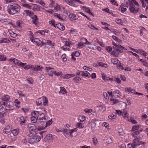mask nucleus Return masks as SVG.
I'll use <instances>...</instances> for the list:
<instances>
[{
    "label": "nucleus",
    "instance_id": "1",
    "mask_svg": "<svg viewBox=\"0 0 148 148\" xmlns=\"http://www.w3.org/2000/svg\"><path fill=\"white\" fill-rule=\"evenodd\" d=\"M20 6L17 4L12 3L8 4L7 8L8 13L10 15H14L19 12Z\"/></svg>",
    "mask_w": 148,
    "mask_h": 148
},
{
    "label": "nucleus",
    "instance_id": "2",
    "mask_svg": "<svg viewBox=\"0 0 148 148\" xmlns=\"http://www.w3.org/2000/svg\"><path fill=\"white\" fill-rule=\"evenodd\" d=\"M124 5L125 7L129 8V10L131 13H136L139 10V8L136 7L133 3H131L130 2L126 3Z\"/></svg>",
    "mask_w": 148,
    "mask_h": 148
},
{
    "label": "nucleus",
    "instance_id": "3",
    "mask_svg": "<svg viewBox=\"0 0 148 148\" xmlns=\"http://www.w3.org/2000/svg\"><path fill=\"white\" fill-rule=\"evenodd\" d=\"M48 102L47 98L46 97L43 96L37 99L36 103L37 106L41 105L43 103L45 106L47 105Z\"/></svg>",
    "mask_w": 148,
    "mask_h": 148
},
{
    "label": "nucleus",
    "instance_id": "4",
    "mask_svg": "<svg viewBox=\"0 0 148 148\" xmlns=\"http://www.w3.org/2000/svg\"><path fill=\"white\" fill-rule=\"evenodd\" d=\"M133 143L135 145H143L144 146H145L146 143L145 142L142 141L141 138L139 136H137L134 140Z\"/></svg>",
    "mask_w": 148,
    "mask_h": 148
},
{
    "label": "nucleus",
    "instance_id": "5",
    "mask_svg": "<svg viewBox=\"0 0 148 148\" xmlns=\"http://www.w3.org/2000/svg\"><path fill=\"white\" fill-rule=\"evenodd\" d=\"M41 137L39 136L36 135L31 136L28 140L29 143L30 144H33L35 143L39 142L41 139Z\"/></svg>",
    "mask_w": 148,
    "mask_h": 148
},
{
    "label": "nucleus",
    "instance_id": "6",
    "mask_svg": "<svg viewBox=\"0 0 148 148\" xmlns=\"http://www.w3.org/2000/svg\"><path fill=\"white\" fill-rule=\"evenodd\" d=\"M44 122L43 121L37 120L36 123H34L36 124V127L38 128V130H42L45 128V127H44Z\"/></svg>",
    "mask_w": 148,
    "mask_h": 148
},
{
    "label": "nucleus",
    "instance_id": "7",
    "mask_svg": "<svg viewBox=\"0 0 148 148\" xmlns=\"http://www.w3.org/2000/svg\"><path fill=\"white\" fill-rule=\"evenodd\" d=\"M31 22L32 23L34 24L36 26L38 25L39 22V19L37 16L35 14H32L31 16Z\"/></svg>",
    "mask_w": 148,
    "mask_h": 148
},
{
    "label": "nucleus",
    "instance_id": "8",
    "mask_svg": "<svg viewBox=\"0 0 148 148\" xmlns=\"http://www.w3.org/2000/svg\"><path fill=\"white\" fill-rule=\"evenodd\" d=\"M34 115H38L37 118L38 120H41V121H43L44 122L46 121V119L44 114H40L39 112L37 111H34Z\"/></svg>",
    "mask_w": 148,
    "mask_h": 148
},
{
    "label": "nucleus",
    "instance_id": "9",
    "mask_svg": "<svg viewBox=\"0 0 148 148\" xmlns=\"http://www.w3.org/2000/svg\"><path fill=\"white\" fill-rule=\"evenodd\" d=\"M0 105H3L6 107L10 109L14 106L13 103L10 101L4 102V101H1L0 102Z\"/></svg>",
    "mask_w": 148,
    "mask_h": 148
},
{
    "label": "nucleus",
    "instance_id": "10",
    "mask_svg": "<svg viewBox=\"0 0 148 148\" xmlns=\"http://www.w3.org/2000/svg\"><path fill=\"white\" fill-rule=\"evenodd\" d=\"M17 120L20 123L21 125H25L26 120V118L22 116L20 117L17 118Z\"/></svg>",
    "mask_w": 148,
    "mask_h": 148
},
{
    "label": "nucleus",
    "instance_id": "11",
    "mask_svg": "<svg viewBox=\"0 0 148 148\" xmlns=\"http://www.w3.org/2000/svg\"><path fill=\"white\" fill-rule=\"evenodd\" d=\"M122 51L119 49L116 48L115 49L111 52V54L115 57H117L120 53L122 52Z\"/></svg>",
    "mask_w": 148,
    "mask_h": 148
},
{
    "label": "nucleus",
    "instance_id": "12",
    "mask_svg": "<svg viewBox=\"0 0 148 148\" xmlns=\"http://www.w3.org/2000/svg\"><path fill=\"white\" fill-rule=\"evenodd\" d=\"M8 61L13 62L15 65H24V63H22L18 60L14 58H11Z\"/></svg>",
    "mask_w": 148,
    "mask_h": 148
},
{
    "label": "nucleus",
    "instance_id": "13",
    "mask_svg": "<svg viewBox=\"0 0 148 148\" xmlns=\"http://www.w3.org/2000/svg\"><path fill=\"white\" fill-rule=\"evenodd\" d=\"M36 124H29L27 125V127L29 132L32 133V131H33L36 128Z\"/></svg>",
    "mask_w": 148,
    "mask_h": 148
},
{
    "label": "nucleus",
    "instance_id": "14",
    "mask_svg": "<svg viewBox=\"0 0 148 148\" xmlns=\"http://www.w3.org/2000/svg\"><path fill=\"white\" fill-rule=\"evenodd\" d=\"M69 17L71 21L77 19H78L79 17L77 15L72 13L70 14L69 15Z\"/></svg>",
    "mask_w": 148,
    "mask_h": 148
},
{
    "label": "nucleus",
    "instance_id": "15",
    "mask_svg": "<svg viewBox=\"0 0 148 148\" xmlns=\"http://www.w3.org/2000/svg\"><path fill=\"white\" fill-rule=\"evenodd\" d=\"M2 101H4V102H7L9 101L10 99V97L9 95L4 94L1 98Z\"/></svg>",
    "mask_w": 148,
    "mask_h": 148
},
{
    "label": "nucleus",
    "instance_id": "16",
    "mask_svg": "<svg viewBox=\"0 0 148 148\" xmlns=\"http://www.w3.org/2000/svg\"><path fill=\"white\" fill-rule=\"evenodd\" d=\"M54 16L56 18H58L60 21H64L63 16L62 15L55 13L54 14Z\"/></svg>",
    "mask_w": 148,
    "mask_h": 148
},
{
    "label": "nucleus",
    "instance_id": "17",
    "mask_svg": "<svg viewBox=\"0 0 148 148\" xmlns=\"http://www.w3.org/2000/svg\"><path fill=\"white\" fill-rule=\"evenodd\" d=\"M136 51L135 52L137 53H141L142 54L143 56H145V58L146 57V56L147 55V53L146 52L144 51L142 49H136Z\"/></svg>",
    "mask_w": 148,
    "mask_h": 148
},
{
    "label": "nucleus",
    "instance_id": "18",
    "mask_svg": "<svg viewBox=\"0 0 148 148\" xmlns=\"http://www.w3.org/2000/svg\"><path fill=\"white\" fill-rule=\"evenodd\" d=\"M81 75H82L83 77H86L88 78H90L91 77L90 74L86 71H82Z\"/></svg>",
    "mask_w": 148,
    "mask_h": 148
},
{
    "label": "nucleus",
    "instance_id": "19",
    "mask_svg": "<svg viewBox=\"0 0 148 148\" xmlns=\"http://www.w3.org/2000/svg\"><path fill=\"white\" fill-rule=\"evenodd\" d=\"M81 8L86 12L89 14L90 15H92L93 14L90 12V9L89 7H87L86 6H83Z\"/></svg>",
    "mask_w": 148,
    "mask_h": 148
},
{
    "label": "nucleus",
    "instance_id": "20",
    "mask_svg": "<svg viewBox=\"0 0 148 148\" xmlns=\"http://www.w3.org/2000/svg\"><path fill=\"white\" fill-rule=\"evenodd\" d=\"M0 107H1L0 108V115L1 117H3L5 116V108H3L2 106V105H1Z\"/></svg>",
    "mask_w": 148,
    "mask_h": 148
},
{
    "label": "nucleus",
    "instance_id": "21",
    "mask_svg": "<svg viewBox=\"0 0 148 148\" xmlns=\"http://www.w3.org/2000/svg\"><path fill=\"white\" fill-rule=\"evenodd\" d=\"M19 130V129H15L13 130L12 132H11L10 134H9L8 135V136L9 137H10V136L11 134H13L14 136H16L18 134V131Z\"/></svg>",
    "mask_w": 148,
    "mask_h": 148
},
{
    "label": "nucleus",
    "instance_id": "22",
    "mask_svg": "<svg viewBox=\"0 0 148 148\" xmlns=\"http://www.w3.org/2000/svg\"><path fill=\"white\" fill-rule=\"evenodd\" d=\"M22 25L23 23L21 21H18L16 22V27L18 29H21L22 28Z\"/></svg>",
    "mask_w": 148,
    "mask_h": 148
},
{
    "label": "nucleus",
    "instance_id": "23",
    "mask_svg": "<svg viewBox=\"0 0 148 148\" xmlns=\"http://www.w3.org/2000/svg\"><path fill=\"white\" fill-rule=\"evenodd\" d=\"M46 41V44L47 45H49L51 48H53L55 45V44L51 40H46L45 39H43Z\"/></svg>",
    "mask_w": 148,
    "mask_h": 148
},
{
    "label": "nucleus",
    "instance_id": "24",
    "mask_svg": "<svg viewBox=\"0 0 148 148\" xmlns=\"http://www.w3.org/2000/svg\"><path fill=\"white\" fill-rule=\"evenodd\" d=\"M11 131V128L9 126L6 127L3 130V132L4 133L8 134L10 133Z\"/></svg>",
    "mask_w": 148,
    "mask_h": 148
},
{
    "label": "nucleus",
    "instance_id": "25",
    "mask_svg": "<svg viewBox=\"0 0 148 148\" xmlns=\"http://www.w3.org/2000/svg\"><path fill=\"white\" fill-rule=\"evenodd\" d=\"M49 32V30L48 29H44L42 30H39L36 32L44 36L45 35V33H48Z\"/></svg>",
    "mask_w": 148,
    "mask_h": 148
},
{
    "label": "nucleus",
    "instance_id": "26",
    "mask_svg": "<svg viewBox=\"0 0 148 148\" xmlns=\"http://www.w3.org/2000/svg\"><path fill=\"white\" fill-rule=\"evenodd\" d=\"M54 69V68H51V67H47L46 68V69L47 71V72H48V74L49 76H53V74L52 73L53 72H51V71L52 70L53 71V69Z\"/></svg>",
    "mask_w": 148,
    "mask_h": 148
},
{
    "label": "nucleus",
    "instance_id": "27",
    "mask_svg": "<svg viewBox=\"0 0 148 148\" xmlns=\"http://www.w3.org/2000/svg\"><path fill=\"white\" fill-rule=\"evenodd\" d=\"M52 135L51 134L47 135L45 137L44 140L45 141H50L52 139Z\"/></svg>",
    "mask_w": 148,
    "mask_h": 148
},
{
    "label": "nucleus",
    "instance_id": "28",
    "mask_svg": "<svg viewBox=\"0 0 148 148\" xmlns=\"http://www.w3.org/2000/svg\"><path fill=\"white\" fill-rule=\"evenodd\" d=\"M10 42V40L7 38H2L0 40V44L2 43H8Z\"/></svg>",
    "mask_w": 148,
    "mask_h": 148
},
{
    "label": "nucleus",
    "instance_id": "29",
    "mask_svg": "<svg viewBox=\"0 0 148 148\" xmlns=\"http://www.w3.org/2000/svg\"><path fill=\"white\" fill-rule=\"evenodd\" d=\"M54 10L55 12H57L60 9V5L57 3H56L55 5L54 6Z\"/></svg>",
    "mask_w": 148,
    "mask_h": 148
},
{
    "label": "nucleus",
    "instance_id": "30",
    "mask_svg": "<svg viewBox=\"0 0 148 148\" xmlns=\"http://www.w3.org/2000/svg\"><path fill=\"white\" fill-rule=\"evenodd\" d=\"M75 127L77 128L82 129L84 128V125L82 123L79 122L76 124Z\"/></svg>",
    "mask_w": 148,
    "mask_h": 148
},
{
    "label": "nucleus",
    "instance_id": "31",
    "mask_svg": "<svg viewBox=\"0 0 148 148\" xmlns=\"http://www.w3.org/2000/svg\"><path fill=\"white\" fill-rule=\"evenodd\" d=\"M56 27H57L59 29L62 31L64 30L65 29V27L60 23L57 24Z\"/></svg>",
    "mask_w": 148,
    "mask_h": 148
},
{
    "label": "nucleus",
    "instance_id": "32",
    "mask_svg": "<svg viewBox=\"0 0 148 148\" xmlns=\"http://www.w3.org/2000/svg\"><path fill=\"white\" fill-rule=\"evenodd\" d=\"M111 62L112 63L115 65H119L120 61L118 59L115 58L111 60Z\"/></svg>",
    "mask_w": 148,
    "mask_h": 148
},
{
    "label": "nucleus",
    "instance_id": "33",
    "mask_svg": "<svg viewBox=\"0 0 148 148\" xmlns=\"http://www.w3.org/2000/svg\"><path fill=\"white\" fill-rule=\"evenodd\" d=\"M65 1L69 5L72 6H75V4L74 3L73 0H65Z\"/></svg>",
    "mask_w": 148,
    "mask_h": 148
},
{
    "label": "nucleus",
    "instance_id": "34",
    "mask_svg": "<svg viewBox=\"0 0 148 148\" xmlns=\"http://www.w3.org/2000/svg\"><path fill=\"white\" fill-rule=\"evenodd\" d=\"M52 121L51 119L49 121H48L46 123H45V122L44 123V127H45V128L46 127L49 126L52 124Z\"/></svg>",
    "mask_w": 148,
    "mask_h": 148
},
{
    "label": "nucleus",
    "instance_id": "35",
    "mask_svg": "<svg viewBox=\"0 0 148 148\" xmlns=\"http://www.w3.org/2000/svg\"><path fill=\"white\" fill-rule=\"evenodd\" d=\"M34 6L32 8L34 11L39 10H40V7L37 4H33Z\"/></svg>",
    "mask_w": 148,
    "mask_h": 148
},
{
    "label": "nucleus",
    "instance_id": "36",
    "mask_svg": "<svg viewBox=\"0 0 148 148\" xmlns=\"http://www.w3.org/2000/svg\"><path fill=\"white\" fill-rule=\"evenodd\" d=\"M86 45H88V47L91 49H95V48H96V47L94 45L91 44L89 42V44H86Z\"/></svg>",
    "mask_w": 148,
    "mask_h": 148
},
{
    "label": "nucleus",
    "instance_id": "37",
    "mask_svg": "<svg viewBox=\"0 0 148 148\" xmlns=\"http://www.w3.org/2000/svg\"><path fill=\"white\" fill-rule=\"evenodd\" d=\"M112 38L114 40L116 41L119 43H120L122 42L121 40L114 35H113L112 36Z\"/></svg>",
    "mask_w": 148,
    "mask_h": 148
},
{
    "label": "nucleus",
    "instance_id": "38",
    "mask_svg": "<svg viewBox=\"0 0 148 148\" xmlns=\"http://www.w3.org/2000/svg\"><path fill=\"white\" fill-rule=\"evenodd\" d=\"M75 75L73 74H67L65 75L64 76L63 78L64 79H69V78L71 77H73Z\"/></svg>",
    "mask_w": 148,
    "mask_h": 148
},
{
    "label": "nucleus",
    "instance_id": "39",
    "mask_svg": "<svg viewBox=\"0 0 148 148\" xmlns=\"http://www.w3.org/2000/svg\"><path fill=\"white\" fill-rule=\"evenodd\" d=\"M64 46H65L70 47L71 45H73V43L70 41H66L64 43Z\"/></svg>",
    "mask_w": 148,
    "mask_h": 148
},
{
    "label": "nucleus",
    "instance_id": "40",
    "mask_svg": "<svg viewBox=\"0 0 148 148\" xmlns=\"http://www.w3.org/2000/svg\"><path fill=\"white\" fill-rule=\"evenodd\" d=\"M60 90L59 92V93H62L64 94H66L67 93L66 89L63 87H60Z\"/></svg>",
    "mask_w": 148,
    "mask_h": 148
},
{
    "label": "nucleus",
    "instance_id": "41",
    "mask_svg": "<svg viewBox=\"0 0 148 148\" xmlns=\"http://www.w3.org/2000/svg\"><path fill=\"white\" fill-rule=\"evenodd\" d=\"M129 2H130L131 3H134V5L136 6V7L139 8V5L138 2L135 0H129Z\"/></svg>",
    "mask_w": 148,
    "mask_h": 148
},
{
    "label": "nucleus",
    "instance_id": "42",
    "mask_svg": "<svg viewBox=\"0 0 148 148\" xmlns=\"http://www.w3.org/2000/svg\"><path fill=\"white\" fill-rule=\"evenodd\" d=\"M85 45L83 42H79L77 44V48L79 49L83 48L85 46Z\"/></svg>",
    "mask_w": 148,
    "mask_h": 148
},
{
    "label": "nucleus",
    "instance_id": "43",
    "mask_svg": "<svg viewBox=\"0 0 148 148\" xmlns=\"http://www.w3.org/2000/svg\"><path fill=\"white\" fill-rule=\"evenodd\" d=\"M97 107L99 109L101 112H103L106 109L105 107L102 106H97Z\"/></svg>",
    "mask_w": 148,
    "mask_h": 148
},
{
    "label": "nucleus",
    "instance_id": "44",
    "mask_svg": "<svg viewBox=\"0 0 148 148\" xmlns=\"http://www.w3.org/2000/svg\"><path fill=\"white\" fill-rule=\"evenodd\" d=\"M115 22L116 23L118 24L121 25H123V22L122 21V20L121 19L116 18L115 19Z\"/></svg>",
    "mask_w": 148,
    "mask_h": 148
},
{
    "label": "nucleus",
    "instance_id": "45",
    "mask_svg": "<svg viewBox=\"0 0 148 148\" xmlns=\"http://www.w3.org/2000/svg\"><path fill=\"white\" fill-rule=\"evenodd\" d=\"M140 126V125H138L133 126L132 131H134L136 130H138V128Z\"/></svg>",
    "mask_w": 148,
    "mask_h": 148
},
{
    "label": "nucleus",
    "instance_id": "46",
    "mask_svg": "<svg viewBox=\"0 0 148 148\" xmlns=\"http://www.w3.org/2000/svg\"><path fill=\"white\" fill-rule=\"evenodd\" d=\"M113 95H119V96H121V92L119 90H116L113 92Z\"/></svg>",
    "mask_w": 148,
    "mask_h": 148
},
{
    "label": "nucleus",
    "instance_id": "47",
    "mask_svg": "<svg viewBox=\"0 0 148 148\" xmlns=\"http://www.w3.org/2000/svg\"><path fill=\"white\" fill-rule=\"evenodd\" d=\"M80 53L79 51H76L75 52H73L72 54L73 55L76 57H79L80 55Z\"/></svg>",
    "mask_w": 148,
    "mask_h": 148
},
{
    "label": "nucleus",
    "instance_id": "48",
    "mask_svg": "<svg viewBox=\"0 0 148 148\" xmlns=\"http://www.w3.org/2000/svg\"><path fill=\"white\" fill-rule=\"evenodd\" d=\"M36 3H39L42 6H44L46 4L42 0H38L36 1Z\"/></svg>",
    "mask_w": 148,
    "mask_h": 148
},
{
    "label": "nucleus",
    "instance_id": "49",
    "mask_svg": "<svg viewBox=\"0 0 148 148\" xmlns=\"http://www.w3.org/2000/svg\"><path fill=\"white\" fill-rule=\"evenodd\" d=\"M81 42H83L85 44L89 43V42L88 41L86 38H83L81 39Z\"/></svg>",
    "mask_w": 148,
    "mask_h": 148
},
{
    "label": "nucleus",
    "instance_id": "50",
    "mask_svg": "<svg viewBox=\"0 0 148 148\" xmlns=\"http://www.w3.org/2000/svg\"><path fill=\"white\" fill-rule=\"evenodd\" d=\"M128 115L129 114L127 112V110L126 109L124 110L122 113V115H124L123 117L128 118Z\"/></svg>",
    "mask_w": 148,
    "mask_h": 148
},
{
    "label": "nucleus",
    "instance_id": "51",
    "mask_svg": "<svg viewBox=\"0 0 148 148\" xmlns=\"http://www.w3.org/2000/svg\"><path fill=\"white\" fill-rule=\"evenodd\" d=\"M21 66L24 68V69L25 70H27L29 69L32 68V66L33 65H20Z\"/></svg>",
    "mask_w": 148,
    "mask_h": 148
},
{
    "label": "nucleus",
    "instance_id": "52",
    "mask_svg": "<svg viewBox=\"0 0 148 148\" xmlns=\"http://www.w3.org/2000/svg\"><path fill=\"white\" fill-rule=\"evenodd\" d=\"M102 79L104 80L106 79L107 80H108L109 79L110 80H112L113 79H110L108 77H106V75L104 73L102 74Z\"/></svg>",
    "mask_w": 148,
    "mask_h": 148
},
{
    "label": "nucleus",
    "instance_id": "53",
    "mask_svg": "<svg viewBox=\"0 0 148 148\" xmlns=\"http://www.w3.org/2000/svg\"><path fill=\"white\" fill-rule=\"evenodd\" d=\"M10 36L13 38H15L17 36V34L14 33L12 31H11L9 32Z\"/></svg>",
    "mask_w": 148,
    "mask_h": 148
},
{
    "label": "nucleus",
    "instance_id": "54",
    "mask_svg": "<svg viewBox=\"0 0 148 148\" xmlns=\"http://www.w3.org/2000/svg\"><path fill=\"white\" fill-rule=\"evenodd\" d=\"M27 80L28 81L27 83L29 84H33L34 83V81L33 79L31 77L27 78Z\"/></svg>",
    "mask_w": 148,
    "mask_h": 148
},
{
    "label": "nucleus",
    "instance_id": "55",
    "mask_svg": "<svg viewBox=\"0 0 148 148\" xmlns=\"http://www.w3.org/2000/svg\"><path fill=\"white\" fill-rule=\"evenodd\" d=\"M66 56V55L65 54H64L61 56V58L64 62H66L67 60Z\"/></svg>",
    "mask_w": 148,
    "mask_h": 148
},
{
    "label": "nucleus",
    "instance_id": "56",
    "mask_svg": "<svg viewBox=\"0 0 148 148\" xmlns=\"http://www.w3.org/2000/svg\"><path fill=\"white\" fill-rule=\"evenodd\" d=\"M77 128H75L71 130H69V133L70 135H71L74 132H76L77 130Z\"/></svg>",
    "mask_w": 148,
    "mask_h": 148
},
{
    "label": "nucleus",
    "instance_id": "57",
    "mask_svg": "<svg viewBox=\"0 0 148 148\" xmlns=\"http://www.w3.org/2000/svg\"><path fill=\"white\" fill-rule=\"evenodd\" d=\"M105 142L107 144H109L112 142V140L110 138H108L106 139L105 140Z\"/></svg>",
    "mask_w": 148,
    "mask_h": 148
},
{
    "label": "nucleus",
    "instance_id": "58",
    "mask_svg": "<svg viewBox=\"0 0 148 148\" xmlns=\"http://www.w3.org/2000/svg\"><path fill=\"white\" fill-rule=\"evenodd\" d=\"M116 49H119L122 51L123 49L126 50L125 48L121 45H117L116 46Z\"/></svg>",
    "mask_w": 148,
    "mask_h": 148
},
{
    "label": "nucleus",
    "instance_id": "59",
    "mask_svg": "<svg viewBox=\"0 0 148 148\" xmlns=\"http://www.w3.org/2000/svg\"><path fill=\"white\" fill-rule=\"evenodd\" d=\"M14 0H4V3L5 4H10L12 3H14Z\"/></svg>",
    "mask_w": 148,
    "mask_h": 148
},
{
    "label": "nucleus",
    "instance_id": "60",
    "mask_svg": "<svg viewBox=\"0 0 148 148\" xmlns=\"http://www.w3.org/2000/svg\"><path fill=\"white\" fill-rule=\"evenodd\" d=\"M81 80L80 78L78 77L74 78L73 79V80L76 83H78Z\"/></svg>",
    "mask_w": 148,
    "mask_h": 148
},
{
    "label": "nucleus",
    "instance_id": "61",
    "mask_svg": "<svg viewBox=\"0 0 148 148\" xmlns=\"http://www.w3.org/2000/svg\"><path fill=\"white\" fill-rule=\"evenodd\" d=\"M110 100L113 102L112 105H114L119 102V100L116 99H110Z\"/></svg>",
    "mask_w": 148,
    "mask_h": 148
},
{
    "label": "nucleus",
    "instance_id": "62",
    "mask_svg": "<svg viewBox=\"0 0 148 148\" xmlns=\"http://www.w3.org/2000/svg\"><path fill=\"white\" fill-rule=\"evenodd\" d=\"M106 50L109 52H111L112 50V48L110 46H108L106 47Z\"/></svg>",
    "mask_w": 148,
    "mask_h": 148
},
{
    "label": "nucleus",
    "instance_id": "63",
    "mask_svg": "<svg viewBox=\"0 0 148 148\" xmlns=\"http://www.w3.org/2000/svg\"><path fill=\"white\" fill-rule=\"evenodd\" d=\"M6 58L4 56L0 55V61H3L6 60Z\"/></svg>",
    "mask_w": 148,
    "mask_h": 148
},
{
    "label": "nucleus",
    "instance_id": "64",
    "mask_svg": "<svg viewBox=\"0 0 148 148\" xmlns=\"http://www.w3.org/2000/svg\"><path fill=\"white\" fill-rule=\"evenodd\" d=\"M31 119L32 121V122L34 123H35L36 121H37L36 117H32L31 118Z\"/></svg>",
    "mask_w": 148,
    "mask_h": 148
}]
</instances>
